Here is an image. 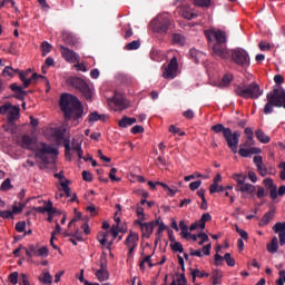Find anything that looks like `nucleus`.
<instances>
[{
  "instance_id": "obj_3",
  "label": "nucleus",
  "mask_w": 285,
  "mask_h": 285,
  "mask_svg": "<svg viewBox=\"0 0 285 285\" xmlns=\"http://www.w3.org/2000/svg\"><path fill=\"white\" fill-rule=\"evenodd\" d=\"M266 105L264 106V115H273L274 108H284L285 110V89L274 87L266 95Z\"/></svg>"
},
{
  "instance_id": "obj_41",
  "label": "nucleus",
  "mask_w": 285,
  "mask_h": 285,
  "mask_svg": "<svg viewBox=\"0 0 285 285\" xmlns=\"http://www.w3.org/2000/svg\"><path fill=\"white\" fill-rule=\"evenodd\" d=\"M14 73L19 75L12 67H4L2 70V77H14Z\"/></svg>"
},
{
  "instance_id": "obj_4",
  "label": "nucleus",
  "mask_w": 285,
  "mask_h": 285,
  "mask_svg": "<svg viewBox=\"0 0 285 285\" xmlns=\"http://www.w3.org/2000/svg\"><path fill=\"white\" fill-rule=\"evenodd\" d=\"M212 130L213 132H216V135H219V132H222L228 148H230L234 155H237L239 138L242 137V134L239 131L233 132V129L225 127L223 124H216L212 126Z\"/></svg>"
},
{
  "instance_id": "obj_16",
  "label": "nucleus",
  "mask_w": 285,
  "mask_h": 285,
  "mask_svg": "<svg viewBox=\"0 0 285 285\" xmlns=\"http://www.w3.org/2000/svg\"><path fill=\"white\" fill-rule=\"evenodd\" d=\"M179 14L184 19H187L188 21L193 19H197V12H195V9L193 8V4L183 3L179 7Z\"/></svg>"
},
{
  "instance_id": "obj_14",
  "label": "nucleus",
  "mask_w": 285,
  "mask_h": 285,
  "mask_svg": "<svg viewBox=\"0 0 285 285\" xmlns=\"http://www.w3.org/2000/svg\"><path fill=\"white\" fill-rule=\"evenodd\" d=\"M138 242H139V234L130 232L124 242L125 246H127V248L129 249L128 257H132L135 253V248H137Z\"/></svg>"
},
{
  "instance_id": "obj_51",
  "label": "nucleus",
  "mask_w": 285,
  "mask_h": 285,
  "mask_svg": "<svg viewBox=\"0 0 285 285\" xmlns=\"http://www.w3.org/2000/svg\"><path fill=\"white\" fill-rule=\"evenodd\" d=\"M11 188H12V183H11L10 178H6L3 180V183L1 184L0 189L1 190H10Z\"/></svg>"
},
{
  "instance_id": "obj_6",
  "label": "nucleus",
  "mask_w": 285,
  "mask_h": 285,
  "mask_svg": "<svg viewBox=\"0 0 285 285\" xmlns=\"http://www.w3.org/2000/svg\"><path fill=\"white\" fill-rule=\"evenodd\" d=\"M171 26L173 16L169 13H160L151 21L154 32H157L158 35H167Z\"/></svg>"
},
{
  "instance_id": "obj_61",
  "label": "nucleus",
  "mask_w": 285,
  "mask_h": 285,
  "mask_svg": "<svg viewBox=\"0 0 285 285\" xmlns=\"http://www.w3.org/2000/svg\"><path fill=\"white\" fill-rule=\"evenodd\" d=\"M202 186V180H196L189 184L190 190L195 191Z\"/></svg>"
},
{
  "instance_id": "obj_38",
  "label": "nucleus",
  "mask_w": 285,
  "mask_h": 285,
  "mask_svg": "<svg viewBox=\"0 0 285 285\" xmlns=\"http://www.w3.org/2000/svg\"><path fill=\"white\" fill-rule=\"evenodd\" d=\"M122 32H125V39H130V37H132L134 32L130 23H126L122 26Z\"/></svg>"
},
{
  "instance_id": "obj_54",
  "label": "nucleus",
  "mask_w": 285,
  "mask_h": 285,
  "mask_svg": "<svg viewBox=\"0 0 285 285\" xmlns=\"http://www.w3.org/2000/svg\"><path fill=\"white\" fill-rule=\"evenodd\" d=\"M236 228V233L242 237L240 239H245L247 240L248 239V233L242 228H239V226H235Z\"/></svg>"
},
{
  "instance_id": "obj_53",
  "label": "nucleus",
  "mask_w": 285,
  "mask_h": 285,
  "mask_svg": "<svg viewBox=\"0 0 285 285\" xmlns=\"http://www.w3.org/2000/svg\"><path fill=\"white\" fill-rule=\"evenodd\" d=\"M196 277H199L200 279L204 277H210V274L206 273V272H202L199 271V268H195L191 271Z\"/></svg>"
},
{
  "instance_id": "obj_57",
  "label": "nucleus",
  "mask_w": 285,
  "mask_h": 285,
  "mask_svg": "<svg viewBox=\"0 0 285 285\" xmlns=\"http://www.w3.org/2000/svg\"><path fill=\"white\" fill-rule=\"evenodd\" d=\"M16 230L17 233H23L26 230V222H18L16 224Z\"/></svg>"
},
{
  "instance_id": "obj_29",
  "label": "nucleus",
  "mask_w": 285,
  "mask_h": 285,
  "mask_svg": "<svg viewBox=\"0 0 285 285\" xmlns=\"http://www.w3.org/2000/svg\"><path fill=\"white\" fill-rule=\"evenodd\" d=\"M256 139L261 141V144H268L271 141V137L264 132L262 129H257L255 131Z\"/></svg>"
},
{
  "instance_id": "obj_56",
  "label": "nucleus",
  "mask_w": 285,
  "mask_h": 285,
  "mask_svg": "<svg viewBox=\"0 0 285 285\" xmlns=\"http://www.w3.org/2000/svg\"><path fill=\"white\" fill-rule=\"evenodd\" d=\"M244 132H245L247 139H249V141H253V139H254L253 128L246 127Z\"/></svg>"
},
{
  "instance_id": "obj_36",
  "label": "nucleus",
  "mask_w": 285,
  "mask_h": 285,
  "mask_svg": "<svg viewBox=\"0 0 285 285\" xmlns=\"http://www.w3.org/2000/svg\"><path fill=\"white\" fill-rule=\"evenodd\" d=\"M96 277H97V279H99V282H106V279H108V277H110V274L108 273V271L98 269L96 272Z\"/></svg>"
},
{
  "instance_id": "obj_62",
  "label": "nucleus",
  "mask_w": 285,
  "mask_h": 285,
  "mask_svg": "<svg viewBox=\"0 0 285 285\" xmlns=\"http://www.w3.org/2000/svg\"><path fill=\"white\" fill-rule=\"evenodd\" d=\"M82 179L83 181H92V174L90 171H82Z\"/></svg>"
},
{
  "instance_id": "obj_15",
  "label": "nucleus",
  "mask_w": 285,
  "mask_h": 285,
  "mask_svg": "<svg viewBox=\"0 0 285 285\" xmlns=\"http://www.w3.org/2000/svg\"><path fill=\"white\" fill-rule=\"evenodd\" d=\"M59 48L62 55V59L67 60L68 63H79L80 58L77 52L67 47H63V45H60Z\"/></svg>"
},
{
  "instance_id": "obj_21",
  "label": "nucleus",
  "mask_w": 285,
  "mask_h": 285,
  "mask_svg": "<svg viewBox=\"0 0 285 285\" xmlns=\"http://www.w3.org/2000/svg\"><path fill=\"white\" fill-rule=\"evenodd\" d=\"M19 112H21V108L19 106H12V104H10V107H9L8 111L6 112V115H8L7 119L9 121L19 120Z\"/></svg>"
},
{
  "instance_id": "obj_9",
  "label": "nucleus",
  "mask_w": 285,
  "mask_h": 285,
  "mask_svg": "<svg viewBox=\"0 0 285 285\" xmlns=\"http://www.w3.org/2000/svg\"><path fill=\"white\" fill-rule=\"evenodd\" d=\"M68 83L76 88V90H79L87 101H92V90H90V86L83 79L71 77L68 79Z\"/></svg>"
},
{
  "instance_id": "obj_22",
  "label": "nucleus",
  "mask_w": 285,
  "mask_h": 285,
  "mask_svg": "<svg viewBox=\"0 0 285 285\" xmlns=\"http://www.w3.org/2000/svg\"><path fill=\"white\" fill-rule=\"evenodd\" d=\"M259 153H262V149L257 148V147H252L249 149L240 148L238 150V155L240 157H249L250 155H259Z\"/></svg>"
},
{
  "instance_id": "obj_37",
  "label": "nucleus",
  "mask_w": 285,
  "mask_h": 285,
  "mask_svg": "<svg viewBox=\"0 0 285 285\" xmlns=\"http://www.w3.org/2000/svg\"><path fill=\"white\" fill-rule=\"evenodd\" d=\"M141 42L139 40H134L125 46V50H139Z\"/></svg>"
},
{
  "instance_id": "obj_35",
  "label": "nucleus",
  "mask_w": 285,
  "mask_h": 285,
  "mask_svg": "<svg viewBox=\"0 0 285 285\" xmlns=\"http://www.w3.org/2000/svg\"><path fill=\"white\" fill-rule=\"evenodd\" d=\"M223 274L220 269H214L212 273L213 285H219Z\"/></svg>"
},
{
  "instance_id": "obj_59",
  "label": "nucleus",
  "mask_w": 285,
  "mask_h": 285,
  "mask_svg": "<svg viewBox=\"0 0 285 285\" xmlns=\"http://www.w3.org/2000/svg\"><path fill=\"white\" fill-rule=\"evenodd\" d=\"M264 186H266V188H268V190H271L272 188H275V184L273 183V180L271 178H266L263 180Z\"/></svg>"
},
{
  "instance_id": "obj_7",
  "label": "nucleus",
  "mask_w": 285,
  "mask_h": 285,
  "mask_svg": "<svg viewBox=\"0 0 285 285\" xmlns=\"http://www.w3.org/2000/svg\"><path fill=\"white\" fill-rule=\"evenodd\" d=\"M57 155H59V150L57 148L47 145L45 142L41 144V148L37 150L36 157L42 161V164H55V159H57Z\"/></svg>"
},
{
  "instance_id": "obj_10",
  "label": "nucleus",
  "mask_w": 285,
  "mask_h": 285,
  "mask_svg": "<svg viewBox=\"0 0 285 285\" xmlns=\"http://www.w3.org/2000/svg\"><path fill=\"white\" fill-rule=\"evenodd\" d=\"M233 179H235L237 183V193H248V195H255V190H257V188L254 185L246 184V176L235 174Z\"/></svg>"
},
{
  "instance_id": "obj_48",
  "label": "nucleus",
  "mask_w": 285,
  "mask_h": 285,
  "mask_svg": "<svg viewBox=\"0 0 285 285\" xmlns=\"http://www.w3.org/2000/svg\"><path fill=\"white\" fill-rule=\"evenodd\" d=\"M9 282L10 284L17 285L19 284V273L18 272H13L9 275Z\"/></svg>"
},
{
  "instance_id": "obj_13",
  "label": "nucleus",
  "mask_w": 285,
  "mask_h": 285,
  "mask_svg": "<svg viewBox=\"0 0 285 285\" xmlns=\"http://www.w3.org/2000/svg\"><path fill=\"white\" fill-rule=\"evenodd\" d=\"M16 72L19 75L20 81H22L23 88H28L30 86V83H37V81H39V79H43V81H46V83H48V78H46L45 76H41L37 72L32 73V76L29 79L26 78V73L23 71H21L20 69H16Z\"/></svg>"
},
{
  "instance_id": "obj_64",
  "label": "nucleus",
  "mask_w": 285,
  "mask_h": 285,
  "mask_svg": "<svg viewBox=\"0 0 285 285\" xmlns=\"http://www.w3.org/2000/svg\"><path fill=\"white\" fill-rule=\"evenodd\" d=\"M20 284L30 285V281H28V275H26V274L20 275Z\"/></svg>"
},
{
  "instance_id": "obj_30",
  "label": "nucleus",
  "mask_w": 285,
  "mask_h": 285,
  "mask_svg": "<svg viewBox=\"0 0 285 285\" xmlns=\"http://www.w3.org/2000/svg\"><path fill=\"white\" fill-rule=\"evenodd\" d=\"M3 130L6 132H10L11 135H14L17 132V125L13 120H8L3 126Z\"/></svg>"
},
{
  "instance_id": "obj_60",
  "label": "nucleus",
  "mask_w": 285,
  "mask_h": 285,
  "mask_svg": "<svg viewBox=\"0 0 285 285\" xmlns=\"http://www.w3.org/2000/svg\"><path fill=\"white\" fill-rule=\"evenodd\" d=\"M177 284L180 285H188V279H186V274H180V276L177 278Z\"/></svg>"
},
{
  "instance_id": "obj_23",
  "label": "nucleus",
  "mask_w": 285,
  "mask_h": 285,
  "mask_svg": "<svg viewBox=\"0 0 285 285\" xmlns=\"http://www.w3.org/2000/svg\"><path fill=\"white\" fill-rule=\"evenodd\" d=\"M134 124H137V118H130V117H127V116H124L118 121L119 128H128V126H132Z\"/></svg>"
},
{
  "instance_id": "obj_40",
  "label": "nucleus",
  "mask_w": 285,
  "mask_h": 285,
  "mask_svg": "<svg viewBox=\"0 0 285 285\" xmlns=\"http://www.w3.org/2000/svg\"><path fill=\"white\" fill-rule=\"evenodd\" d=\"M107 237H108V234H106L105 232L98 233L97 239L101 246H106V244H108Z\"/></svg>"
},
{
  "instance_id": "obj_5",
  "label": "nucleus",
  "mask_w": 285,
  "mask_h": 285,
  "mask_svg": "<svg viewBox=\"0 0 285 285\" xmlns=\"http://www.w3.org/2000/svg\"><path fill=\"white\" fill-rule=\"evenodd\" d=\"M234 92L237 97H242V99H259L264 95V89L259 87V83L252 82L249 85L238 86L234 89Z\"/></svg>"
},
{
  "instance_id": "obj_49",
  "label": "nucleus",
  "mask_w": 285,
  "mask_h": 285,
  "mask_svg": "<svg viewBox=\"0 0 285 285\" xmlns=\"http://www.w3.org/2000/svg\"><path fill=\"white\" fill-rule=\"evenodd\" d=\"M257 168V173L261 175V177H266L268 175V168L263 164H261Z\"/></svg>"
},
{
  "instance_id": "obj_43",
  "label": "nucleus",
  "mask_w": 285,
  "mask_h": 285,
  "mask_svg": "<svg viewBox=\"0 0 285 285\" xmlns=\"http://www.w3.org/2000/svg\"><path fill=\"white\" fill-rule=\"evenodd\" d=\"M41 50L42 57H46L52 50V45H50L48 41H43L41 45Z\"/></svg>"
},
{
  "instance_id": "obj_58",
  "label": "nucleus",
  "mask_w": 285,
  "mask_h": 285,
  "mask_svg": "<svg viewBox=\"0 0 285 285\" xmlns=\"http://www.w3.org/2000/svg\"><path fill=\"white\" fill-rule=\"evenodd\" d=\"M88 119H89V122H91V124L95 121H99V112L94 111V112L89 114Z\"/></svg>"
},
{
  "instance_id": "obj_44",
  "label": "nucleus",
  "mask_w": 285,
  "mask_h": 285,
  "mask_svg": "<svg viewBox=\"0 0 285 285\" xmlns=\"http://www.w3.org/2000/svg\"><path fill=\"white\" fill-rule=\"evenodd\" d=\"M37 246L29 245L28 248H26V255L27 257H37Z\"/></svg>"
},
{
  "instance_id": "obj_46",
  "label": "nucleus",
  "mask_w": 285,
  "mask_h": 285,
  "mask_svg": "<svg viewBox=\"0 0 285 285\" xmlns=\"http://www.w3.org/2000/svg\"><path fill=\"white\" fill-rule=\"evenodd\" d=\"M48 255H49V250H48V247L46 246L38 248L36 253V257H48Z\"/></svg>"
},
{
  "instance_id": "obj_17",
  "label": "nucleus",
  "mask_w": 285,
  "mask_h": 285,
  "mask_svg": "<svg viewBox=\"0 0 285 285\" xmlns=\"http://www.w3.org/2000/svg\"><path fill=\"white\" fill-rule=\"evenodd\" d=\"M65 157L68 159V161L72 160V153L70 150H75L76 153L78 150H81V142H77L75 139H72L71 145L70 140H66L65 144Z\"/></svg>"
},
{
  "instance_id": "obj_20",
  "label": "nucleus",
  "mask_w": 285,
  "mask_h": 285,
  "mask_svg": "<svg viewBox=\"0 0 285 285\" xmlns=\"http://www.w3.org/2000/svg\"><path fill=\"white\" fill-rule=\"evenodd\" d=\"M10 90L14 92L16 99H19V101H23L26 99V95H28V91L23 90V87L17 85V83H11L10 85Z\"/></svg>"
},
{
  "instance_id": "obj_26",
  "label": "nucleus",
  "mask_w": 285,
  "mask_h": 285,
  "mask_svg": "<svg viewBox=\"0 0 285 285\" xmlns=\"http://www.w3.org/2000/svg\"><path fill=\"white\" fill-rule=\"evenodd\" d=\"M33 144H35V140L29 135H23L21 137L20 146H22V148H27L28 150H30Z\"/></svg>"
},
{
  "instance_id": "obj_8",
  "label": "nucleus",
  "mask_w": 285,
  "mask_h": 285,
  "mask_svg": "<svg viewBox=\"0 0 285 285\" xmlns=\"http://www.w3.org/2000/svg\"><path fill=\"white\" fill-rule=\"evenodd\" d=\"M229 57H232L233 63H236L240 68L246 69L250 67V56L246 49L235 48L229 53Z\"/></svg>"
},
{
  "instance_id": "obj_52",
  "label": "nucleus",
  "mask_w": 285,
  "mask_h": 285,
  "mask_svg": "<svg viewBox=\"0 0 285 285\" xmlns=\"http://www.w3.org/2000/svg\"><path fill=\"white\" fill-rule=\"evenodd\" d=\"M224 259H225L227 266H230V267L235 266V258H233V256H230V253H226L224 255Z\"/></svg>"
},
{
  "instance_id": "obj_34",
  "label": "nucleus",
  "mask_w": 285,
  "mask_h": 285,
  "mask_svg": "<svg viewBox=\"0 0 285 285\" xmlns=\"http://www.w3.org/2000/svg\"><path fill=\"white\" fill-rule=\"evenodd\" d=\"M233 81V76L232 75H228L226 73L222 81L219 82L218 87L219 88H228V86H230V82Z\"/></svg>"
},
{
  "instance_id": "obj_18",
  "label": "nucleus",
  "mask_w": 285,
  "mask_h": 285,
  "mask_svg": "<svg viewBox=\"0 0 285 285\" xmlns=\"http://www.w3.org/2000/svg\"><path fill=\"white\" fill-rule=\"evenodd\" d=\"M110 102L114 106V110H118L119 112H121V110H126V108H128V104H126V99H124L121 96L119 95H115Z\"/></svg>"
},
{
  "instance_id": "obj_1",
  "label": "nucleus",
  "mask_w": 285,
  "mask_h": 285,
  "mask_svg": "<svg viewBox=\"0 0 285 285\" xmlns=\"http://www.w3.org/2000/svg\"><path fill=\"white\" fill-rule=\"evenodd\" d=\"M205 37L208 41H215L212 47V57L216 60L230 59V51H228V38L226 31L222 29H209L205 31Z\"/></svg>"
},
{
  "instance_id": "obj_28",
  "label": "nucleus",
  "mask_w": 285,
  "mask_h": 285,
  "mask_svg": "<svg viewBox=\"0 0 285 285\" xmlns=\"http://www.w3.org/2000/svg\"><path fill=\"white\" fill-rule=\"evenodd\" d=\"M40 284L50 285L52 284V275L49 272H43L38 277Z\"/></svg>"
},
{
  "instance_id": "obj_27",
  "label": "nucleus",
  "mask_w": 285,
  "mask_h": 285,
  "mask_svg": "<svg viewBox=\"0 0 285 285\" xmlns=\"http://www.w3.org/2000/svg\"><path fill=\"white\" fill-rule=\"evenodd\" d=\"M274 217H275V208H272L261 219V226H266L267 224H271V219H273Z\"/></svg>"
},
{
  "instance_id": "obj_2",
  "label": "nucleus",
  "mask_w": 285,
  "mask_h": 285,
  "mask_svg": "<svg viewBox=\"0 0 285 285\" xmlns=\"http://www.w3.org/2000/svg\"><path fill=\"white\" fill-rule=\"evenodd\" d=\"M60 110L65 115V119H81L83 117V105L79 98L70 94H62L59 101Z\"/></svg>"
},
{
  "instance_id": "obj_31",
  "label": "nucleus",
  "mask_w": 285,
  "mask_h": 285,
  "mask_svg": "<svg viewBox=\"0 0 285 285\" xmlns=\"http://www.w3.org/2000/svg\"><path fill=\"white\" fill-rule=\"evenodd\" d=\"M171 40L176 46H186V37L184 35L174 33Z\"/></svg>"
},
{
  "instance_id": "obj_55",
  "label": "nucleus",
  "mask_w": 285,
  "mask_h": 285,
  "mask_svg": "<svg viewBox=\"0 0 285 285\" xmlns=\"http://www.w3.org/2000/svg\"><path fill=\"white\" fill-rule=\"evenodd\" d=\"M0 217L2 219H12L13 215L11 210H0Z\"/></svg>"
},
{
  "instance_id": "obj_12",
  "label": "nucleus",
  "mask_w": 285,
  "mask_h": 285,
  "mask_svg": "<svg viewBox=\"0 0 285 285\" xmlns=\"http://www.w3.org/2000/svg\"><path fill=\"white\" fill-rule=\"evenodd\" d=\"M179 70V62L177 61L176 56H174L169 63L163 69L164 79H175Z\"/></svg>"
},
{
  "instance_id": "obj_50",
  "label": "nucleus",
  "mask_w": 285,
  "mask_h": 285,
  "mask_svg": "<svg viewBox=\"0 0 285 285\" xmlns=\"http://www.w3.org/2000/svg\"><path fill=\"white\" fill-rule=\"evenodd\" d=\"M169 132H173L174 135H179V137H184L186 132L181 131V129L177 128L175 125L169 126Z\"/></svg>"
},
{
  "instance_id": "obj_33",
  "label": "nucleus",
  "mask_w": 285,
  "mask_h": 285,
  "mask_svg": "<svg viewBox=\"0 0 285 285\" xmlns=\"http://www.w3.org/2000/svg\"><path fill=\"white\" fill-rule=\"evenodd\" d=\"M179 228L181 230L180 235H181L183 239H188V235H190V233H188V225L184 220H180Z\"/></svg>"
},
{
  "instance_id": "obj_39",
  "label": "nucleus",
  "mask_w": 285,
  "mask_h": 285,
  "mask_svg": "<svg viewBox=\"0 0 285 285\" xmlns=\"http://www.w3.org/2000/svg\"><path fill=\"white\" fill-rule=\"evenodd\" d=\"M173 253H184V245L179 242H174L170 244Z\"/></svg>"
},
{
  "instance_id": "obj_19",
  "label": "nucleus",
  "mask_w": 285,
  "mask_h": 285,
  "mask_svg": "<svg viewBox=\"0 0 285 285\" xmlns=\"http://www.w3.org/2000/svg\"><path fill=\"white\" fill-rule=\"evenodd\" d=\"M273 230L274 233L278 234V238H279V245L284 246L285 245V222L284 223H276L273 226Z\"/></svg>"
},
{
  "instance_id": "obj_25",
  "label": "nucleus",
  "mask_w": 285,
  "mask_h": 285,
  "mask_svg": "<svg viewBox=\"0 0 285 285\" xmlns=\"http://www.w3.org/2000/svg\"><path fill=\"white\" fill-rule=\"evenodd\" d=\"M279 248V240L277 239V236H274L272 238V242L267 244V250L268 253H272V255H275Z\"/></svg>"
},
{
  "instance_id": "obj_32",
  "label": "nucleus",
  "mask_w": 285,
  "mask_h": 285,
  "mask_svg": "<svg viewBox=\"0 0 285 285\" xmlns=\"http://www.w3.org/2000/svg\"><path fill=\"white\" fill-rule=\"evenodd\" d=\"M23 208H26V204L24 203H13L12 206V215H21V213H23Z\"/></svg>"
},
{
  "instance_id": "obj_11",
  "label": "nucleus",
  "mask_w": 285,
  "mask_h": 285,
  "mask_svg": "<svg viewBox=\"0 0 285 285\" xmlns=\"http://www.w3.org/2000/svg\"><path fill=\"white\" fill-rule=\"evenodd\" d=\"M159 219L160 218L151 220L149 223H144V220H135L134 224L135 226H139L141 235L145 239H150V235H153L155 226L159 224Z\"/></svg>"
},
{
  "instance_id": "obj_47",
  "label": "nucleus",
  "mask_w": 285,
  "mask_h": 285,
  "mask_svg": "<svg viewBox=\"0 0 285 285\" xmlns=\"http://www.w3.org/2000/svg\"><path fill=\"white\" fill-rule=\"evenodd\" d=\"M45 210L48 215H55L57 213V208L52 207V202L50 200L46 204Z\"/></svg>"
},
{
  "instance_id": "obj_24",
  "label": "nucleus",
  "mask_w": 285,
  "mask_h": 285,
  "mask_svg": "<svg viewBox=\"0 0 285 285\" xmlns=\"http://www.w3.org/2000/svg\"><path fill=\"white\" fill-rule=\"evenodd\" d=\"M189 57L190 59H194L195 63H199L202 59H204L205 55L204 52L193 48L189 50Z\"/></svg>"
},
{
  "instance_id": "obj_63",
  "label": "nucleus",
  "mask_w": 285,
  "mask_h": 285,
  "mask_svg": "<svg viewBox=\"0 0 285 285\" xmlns=\"http://www.w3.org/2000/svg\"><path fill=\"white\" fill-rule=\"evenodd\" d=\"M279 168H281L279 177L283 181H285V163H281Z\"/></svg>"
},
{
  "instance_id": "obj_45",
  "label": "nucleus",
  "mask_w": 285,
  "mask_h": 285,
  "mask_svg": "<svg viewBox=\"0 0 285 285\" xmlns=\"http://www.w3.org/2000/svg\"><path fill=\"white\" fill-rule=\"evenodd\" d=\"M212 0H194V6H198V8H210Z\"/></svg>"
},
{
  "instance_id": "obj_42",
  "label": "nucleus",
  "mask_w": 285,
  "mask_h": 285,
  "mask_svg": "<svg viewBox=\"0 0 285 285\" xmlns=\"http://www.w3.org/2000/svg\"><path fill=\"white\" fill-rule=\"evenodd\" d=\"M136 214L138 219L136 222H146V215L144 214V207L137 205Z\"/></svg>"
}]
</instances>
